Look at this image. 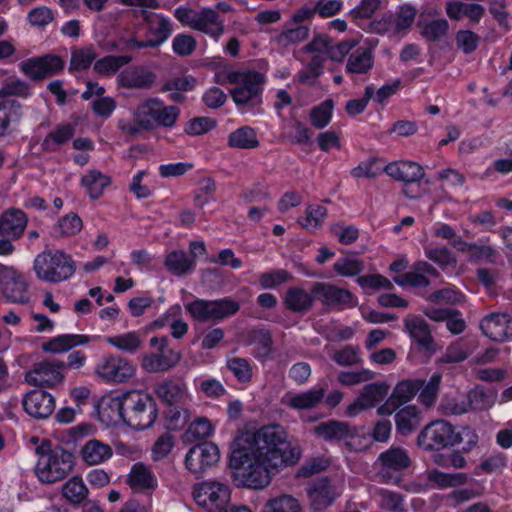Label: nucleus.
I'll use <instances>...</instances> for the list:
<instances>
[{"instance_id":"f257e3e1","label":"nucleus","mask_w":512,"mask_h":512,"mask_svg":"<svg viewBox=\"0 0 512 512\" xmlns=\"http://www.w3.org/2000/svg\"><path fill=\"white\" fill-rule=\"evenodd\" d=\"M301 455L300 445L288 439L285 428L272 424L255 433H240L232 443L230 464L242 470L244 486L262 489L270 484L272 474L295 466Z\"/></svg>"},{"instance_id":"f03ea898","label":"nucleus","mask_w":512,"mask_h":512,"mask_svg":"<svg viewBox=\"0 0 512 512\" xmlns=\"http://www.w3.org/2000/svg\"><path fill=\"white\" fill-rule=\"evenodd\" d=\"M39 459L35 466V475L43 484H54L64 480L74 469L75 457L72 452L60 445L51 446L43 441L35 449Z\"/></svg>"},{"instance_id":"7ed1b4c3","label":"nucleus","mask_w":512,"mask_h":512,"mask_svg":"<svg viewBox=\"0 0 512 512\" xmlns=\"http://www.w3.org/2000/svg\"><path fill=\"white\" fill-rule=\"evenodd\" d=\"M217 82L222 85L225 83L234 85V88L230 90V94L238 106H256L261 103V93L265 78L259 72L251 70H225L217 74Z\"/></svg>"},{"instance_id":"20e7f679","label":"nucleus","mask_w":512,"mask_h":512,"mask_svg":"<svg viewBox=\"0 0 512 512\" xmlns=\"http://www.w3.org/2000/svg\"><path fill=\"white\" fill-rule=\"evenodd\" d=\"M33 270L39 280L59 283L73 276L76 263L71 255L62 250H46L35 257Z\"/></svg>"},{"instance_id":"39448f33","label":"nucleus","mask_w":512,"mask_h":512,"mask_svg":"<svg viewBox=\"0 0 512 512\" xmlns=\"http://www.w3.org/2000/svg\"><path fill=\"white\" fill-rule=\"evenodd\" d=\"M124 423L136 430L152 426L157 418V406L152 396L140 391L126 392Z\"/></svg>"},{"instance_id":"423d86ee","label":"nucleus","mask_w":512,"mask_h":512,"mask_svg":"<svg viewBox=\"0 0 512 512\" xmlns=\"http://www.w3.org/2000/svg\"><path fill=\"white\" fill-rule=\"evenodd\" d=\"M179 113L178 107L165 106L158 98H150L137 106L134 117L143 128L152 130L157 126H174Z\"/></svg>"},{"instance_id":"0eeeda50","label":"nucleus","mask_w":512,"mask_h":512,"mask_svg":"<svg viewBox=\"0 0 512 512\" xmlns=\"http://www.w3.org/2000/svg\"><path fill=\"white\" fill-rule=\"evenodd\" d=\"M411 464V459L405 449L391 447L382 452L374 466L377 469V478L385 484H398L402 472Z\"/></svg>"},{"instance_id":"6e6552de","label":"nucleus","mask_w":512,"mask_h":512,"mask_svg":"<svg viewBox=\"0 0 512 512\" xmlns=\"http://www.w3.org/2000/svg\"><path fill=\"white\" fill-rule=\"evenodd\" d=\"M461 442L459 433L445 420H436L424 427L417 438V443L424 450H440Z\"/></svg>"},{"instance_id":"1a4fd4ad","label":"nucleus","mask_w":512,"mask_h":512,"mask_svg":"<svg viewBox=\"0 0 512 512\" xmlns=\"http://www.w3.org/2000/svg\"><path fill=\"white\" fill-rule=\"evenodd\" d=\"M240 305L229 298L218 300L197 299L186 305V310L200 322L221 321L238 312Z\"/></svg>"},{"instance_id":"9d476101","label":"nucleus","mask_w":512,"mask_h":512,"mask_svg":"<svg viewBox=\"0 0 512 512\" xmlns=\"http://www.w3.org/2000/svg\"><path fill=\"white\" fill-rule=\"evenodd\" d=\"M193 497L208 512H219L230 502L231 490L225 483L205 481L194 488Z\"/></svg>"},{"instance_id":"9b49d317","label":"nucleus","mask_w":512,"mask_h":512,"mask_svg":"<svg viewBox=\"0 0 512 512\" xmlns=\"http://www.w3.org/2000/svg\"><path fill=\"white\" fill-rule=\"evenodd\" d=\"M312 293L323 305L334 310H343L357 306V297L352 292L331 283H313Z\"/></svg>"},{"instance_id":"f8f14e48","label":"nucleus","mask_w":512,"mask_h":512,"mask_svg":"<svg viewBox=\"0 0 512 512\" xmlns=\"http://www.w3.org/2000/svg\"><path fill=\"white\" fill-rule=\"evenodd\" d=\"M95 373L103 382L124 383L134 376L135 367L126 358L110 355L97 363Z\"/></svg>"},{"instance_id":"ddd939ff","label":"nucleus","mask_w":512,"mask_h":512,"mask_svg":"<svg viewBox=\"0 0 512 512\" xmlns=\"http://www.w3.org/2000/svg\"><path fill=\"white\" fill-rule=\"evenodd\" d=\"M65 362L58 359H46L34 364L25 375L27 383L35 386L53 387L64 380Z\"/></svg>"},{"instance_id":"4468645a","label":"nucleus","mask_w":512,"mask_h":512,"mask_svg":"<svg viewBox=\"0 0 512 512\" xmlns=\"http://www.w3.org/2000/svg\"><path fill=\"white\" fill-rule=\"evenodd\" d=\"M64 64L63 59L58 55L46 54L26 59L19 66L21 71L31 80H41L62 71Z\"/></svg>"},{"instance_id":"2eb2a0df","label":"nucleus","mask_w":512,"mask_h":512,"mask_svg":"<svg viewBox=\"0 0 512 512\" xmlns=\"http://www.w3.org/2000/svg\"><path fill=\"white\" fill-rule=\"evenodd\" d=\"M135 16L141 17L147 26L145 38L149 48H156L164 43L172 34L170 20L163 15L150 12L146 9L134 11Z\"/></svg>"},{"instance_id":"dca6fc26","label":"nucleus","mask_w":512,"mask_h":512,"mask_svg":"<svg viewBox=\"0 0 512 512\" xmlns=\"http://www.w3.org/2000/svg\"><path fill=\"white\" fill-rule=\"evenodd\" d=\"M0 288L10 302L26 304L30 300L28 283L24 275L14 268H5L0 274Z\"/></svg>"},{"instance_id":"f3484780","label":"nucleus","mask_w":512,"mask_h":512,"mask_svg":"<svg viewBox=\"0 0 512 512\" xmlns=\"http://www.w3.org/2000/svg\"><path fill=\"white\" fill-rule=\"evenodd\" d=\"M220 453L218 447L212 442H203L189 449L185 457L186 467L196 475L218 462Z\"/></svg>"},{"instance_id":"a211bd4d","label":"nucleus","mask_w":512,"mask_h":512,"mask_svg":"<svg viewBox=\"0 0 512 512\" xmlns=\"http://www.w3.org/2000/svg\"><path fill=\"white\" fill-rule=\"evenodd\" d=\"M389 385L385 382H374L365 385L359 396L347 406L346 415L354 417L366 409L375 407L388 394Z\"/></svg>"},{"instance_id":"6ab92c4d","label":"nucleus","mask_w":512,"mask_h":512,"mask_svg":"<svg viewBox=\"0 0 512 512\" xmlns=\"http://www.w3.org/2000/svg\"><path fill=\"white\" fill-rule=\"evenodd\" d=\"M314 434L326 442H340L345 441L347 446L350 445V440L357 434L355 427L349 423L338 420H328L320 422L313 429Z\"/></svg>"},{"instance_id":"aec40b11","label":"nucleus","mask_w":512,"mask_h":512,"mask_svg":"<svg viewBox=\"0 0 512 512\" xmlns=\"http://www.w3.org/2000/svg\"><path fill=\"white\" fill-rule=\"evenodd\" d=\"M480 329L493 341L510 340L512 339V317L505 313H492L481 320Z\"/></svg>"},{"instance_id":"412c9836","label":"nucleus","mask_w":512,"mask_h":512,"mask_svg":"<svg viewBox=\"0 0 512 512\" xmlns=\"http://www.w3.org/2000/svg\"><path fill=\"white\" fill-rule=\"evenodd\" d=\"M22 405L30 416L45 419L54 412L55 399L50 393L36 389L31 390L24 396Z\"/></svg>"},{"instance_id":"4be33fe9","label":"nucleus","mask_w":512,"mask_h":512,"mask_svg":"<svg viewBox=\"0 0 512 512\" xmlns=\"http://www.w3.org/2000/svg\"><path fill=\"white\" fill-rule=\"evenodd\" d=\"M180 354L167 349V338H161V347L157 353H150L143 358V368L150 373L167 371L180 361Z\"/></svg>"},{"instance_id":"5701e85b","label":"nucleus","mask_w":512,"mask_h":512,"mask_svg":"<svg viewBox=\"0 0 512 512\" xmlns=\"http://www.w3.org/2000/svg\"><path fill=\"white\" fill-rule=\"evenodd\" d=\"M28 217L18 208H8L0 216V236L19 240L27 227Z\"/></svg>"},{"instance_id":"b1692460","label":"nucleus","mask_w":512,"mask_h":512,"mask_svg":"<svg viewBox=\"0 0 512 512\" xmlns=\"http://www.w3.org/2000/svg\"><path fill=\"white\" fill-rule=\"evenodd\" d=\"M316 297L304 288L293 286L289 287L284 295L283 304L285 307L298 314H305L313 308Z\"/></svg>"},{"instance_id":"393cba45","label":"nucleus","mask_w":512,"mask_h":512,"mask_svg":"<svg viewBox=\"0 0 512 512\" xmlns=\"http://www.w3.org/2000/svg\"><path fill=\"white\" fill-rule=\"evenodd\" d=\"M155 79V74L143 66H132L119 74V83L125 88L148 89Z\"/></svg>"},{"instance_id":"a878e982","label":"nucleus","mask_w":512,"mask_h":512,"mask_svg":"<svg viewBox=\"0 0 512 512\" xmlns=\"http://www.w3.org/2000/svg\"><path fill=\"white\" fill-rule=\"evenodd\" d=\"M246 344L252 346L251 354L261 361H265L273 351L272 334L267 329L257 328L248 331Z\"/></svg>"},{"instance_id":"bb28decb","label":"nucleus","mask_w":512,"mask_h":512,"mask_svg":"<svg viewBox=\"0 0 512 512\" xmlns=\"http://www.w3.org/2000/svg\"><path fill=\"white\" fill-rule=\"evenodd\" d=\"M374 66V55L368 47H358L353 50L347 59L345 71L351 76L366 75Z\"/></svg>"},{"instance_id":"cd10ccee","label":"nucleus","mask_w":512,"mask_h":512,"mask_svg":"<svg viewBox=\"0 0 512 512\" xmlns=\"http://www.w3.org/2000/svg\"><path fill=\"white\" fill-rule=\"evenodd\" d=\"M404 326L410 337L423 349L431 350L434 340L429 325L424 319L415 315H408L404 319Z\"/></svg>"},{"instance_id":"c85d7f7f","label":"nucleus","mask_w":512,"mask_h":512,"mask_svg":"<svg viewBox=\"0 0 512 512\" xmlns=\"http://www.w3.org/2000/svg\"><path fill=\"white\" fill-rule=\"evenodd\" d=\"M127 482L135 492H151L157 487L154 473L143 463H136L132 466Z\"/></svg>"},{"instance_id":"c756f323","label":"nucleus","mask_w":512,"mask_h":512,"mask_svg":"<svg viewBox=\"0 0 512 512\" xmlns=\"http://www.w3.org/2000/svg\"><path fill=\"white\" fill-rule=\"evenodd\" d=\"M384 171L390 177L405 183L418 182L424 176L422 166L411 161L390 163L385 166Z\"/></svg>"},{"instance_id":"7c9ffc66","label":"nucleus","mask_w":512,"mask_h":512,"mask_svg":"<svg viewBox=\"0 0 512 512\" xmlns=\"http://www.w3.org/2000/svg\"><path fill=\"white\" fill-rule=\"evenodd\" d=\"M90 342V337L82 334H62L49 339L41 345L44 352L60 354L70 349L86 345Z\"/></svg>"},{"instance_id":"2f4dec72","label":"nucleus","mask_w":512,"mask_h":512,"mask_svg":"<svg viewBox=\"0 0 512 512\" xmlns=\"http://www.w3.org/2000/svg\"><path fill=\"white\" fill-rule=\"evenodd\" d=\"M80 455L84 463L95 466L109 460L113 455V449L98 439H90L82 446Z\"/></svg>"},{"instance_id":"473e14b6","label":"nucleus","mask_w":512,"mask_h":512,"mask_svg":"<svg viewBox=\"0 0 512 512\" xmlns=\"http://www.w3.org/2000/svg\"><path fill=\"white\" fill-rule=\"evenodd\" d=\"M194 29L217 40L224 33V21L215 10L204 8L198 11Z\"/></svg>"},{"instance_id":"72a5a7b5","label":"nucleus","mask_w":512,"mask_h":512,"mask_svg":"<svg viewBox=\"0 0 512 512\" xmlns=\"http://www.w3.org/2000/svg\"><path fill=\"white\" fill-rule=\"evenodd\" d=\"M325 397V389L314 388L301 393L288 394L284 403L292 409L309 410L316 408Z\"/></svg>"},{"instance_id":"f704fd0d","label":"nucleus","mask_w":512,"mask_h":512,"mask_svg":"<svg viewBox=\"0 0 512 512\" xmlns=\"http://www.w3.org/2000/svg\"><path fill=\"white\" fill-rule=\"evenodd\" d=\"M446 14L452 20H460L467 17L472 23H478L485 13L482 5L451 1L446 4Z\"/></svg>"},{"instance_id":"c9c22d12","label":"nucleus","mask_w":512,"mask_h":512,"mask_svg":"<svg viewBox=\"0 0 512 512\" xmlns=\"http://www.w3.org/2000/svg\"><path fill=\"white\" fill-rule=\"evenodd\" d=\"M164 266L175 276H184L195 270L196 261L184 250H173L165 256Z\"/></svg>"},{"instance_id":"e433bc0d","label":"nucleus","mask_w":512,"mask_h":512,"mask_svg":"<svg viewBox=\"0 0 512 512\" xmlns=\"http://www.w3.org/2000/svg\"><path fill=\"white\" fill-rule=\"evenodd\" d=\"M308 497L310 499L311 509L314 512H319L325 510L332 504L336 498V493L332 485L326 481H321L308 491Z\"/></svg>"},{"instance_id":"4c0bfd02","label":"nucleus","mask_w":512,"mask_h":512,"mask_svg":"<svg viewBox=\"0 0 512 512\" xmlns=\"http://www.w3.org/2000/svg\"><path fill=\"white\" fill-rule=\"evenodd\" d=\"M75 134V126L71 123H62L57 125L41 143V147L46 152H54L60 146L70 141Z\"/></svg>"},{"instance_id":"58836bf2","label":"nucleus","mask_w":512,"mask_h":512,"mask_svg":"<svg viewBox=\"0 0 512 512\" xmlns=\"http://www.w3.org/2000/svg\"><path fill=\"white\" fill-rule=\"evenodd\" d=\"M186 393V383L182 379H168L156 388L157 396L169 405L181 402Z\"/></svg>"},{"instance_id":"ea45409f","label":"nucleus","mask_w":512,"mask_h":512,"mask_svg":"<svg viewBox=\"0 0 512 512\" xmlns=\"http://www.w3.org/2000/svg\"><path fill=\"white\" fill-rule=\"evenodd\" d=\"M497 400V391L493 388L476 386L467 395L469 410L484 411L490 409Z\"/></svg>"},{"instance_id":"a19ab883","label":"nucleus","mask_w":512,"mask_h":512,"mask_svg":"<svg viewBox=\"0 0 512 512\" xmlns=\"http://www.w3.org/2000/svg\"><path fill=\"white\" fill-rule=\"evenodd\" d=\"M83 227L81 218L76 213L61 217L52 227L51 236L55 239L69 238L77 235Z\"/></svg>"},{"instance_id":"79ce46f5","label":"nucleus","mask_w":512,"mask_h":512,"mask_svg":"<svg viewBox=\"0 0 512 512\" xmlns=\"http://www.w3.org/2000/svg\"><path fill=\"white\" fill-rule=\"evenodd\" d=\"M61 495L70 504L77 506L87 499L89 490L82 477L73 476L62 485Z\"/></svg>"},{"instance_id":"37998d69","label":"nucleus","mask_w":512,"mask_h":512,"mask_svg":"<svg viewBox=\"0 0 512 512\" xmlns=\"http://www.w3.org/2000/svg\"><path fill=\"white\" fill-rule=\"evenodd\" d=\"M110 184V176L96 169L87 171L81 178V185L87 190L92 199H98Z\"/></svg>"},{"instance_id":"c03bdc74","label":"nucleus","mask_w":512,"mask_h":512,"mask_svg":"<svg viewBox=\"0 0 512 512\" xmlns=\"http://www.w3.org/2000/svg\"><path fill=\"white\" fill-rule=\"evenodd\" d=\"M22 116L21 104L13 99H6L0 102V137L5 136L10 125L18 123Z\"/></svg>"},{"instance_id":"a18cd8bd","label":"nucleus","mask_w":512,"mask_h":512,"mask_svg":"<svg viewBox=\"0 0 512 512\" xmlns=\"http://www.w3.org/2000/svg\"><path fill=\"white\" fill-rule=\"evenodd\" d=\"M262 512H303V507L298 498L283 493L270 498L263 506Z\"/></svg>"},{"instance_id":"49530a36","label":"nucleus","mask_w":512,"mask_h":512,"mask_svg":"<svg viewBox=\"0 0 512 512\" xmlns=\"http://www.w3.org/2000/svg\"><path fill=\"white\" fill-rule=\"evenodd\" d=\"M475 349L476 343L473 341H456L446 348L439 361L445 364L459 363L467 359Z\"/></svg>"},{"instance_id":"de8ad7c7","label":"nucleus","mask_w":512,"mask_h":512,"mask_svg":"<svg viewBox=\"0 0 512 512\" xmlns=\"http://www.w3.org/2000/svg\"><path fill=\"white\" fill-rule=\"evenodd\" d=\"M309 36V27L306 25H298L296 27H287L279 34L272 38V42L280 48H287L297 45L307 39Z\"/></svg>"},{"instance_id":"09e8293b","label":"nucleus","mask_w":512,"mask_h":512,"mask_svg":"<svg viewBox=\"0 0 512 512\" xmlns=\"http://www.w3.org/2000/svg\"><path fill=\"white\" fill-rule=\"evenodd\" d=\"M124 405H126V393L107 397L102 401V416L107 417L114 424L124 423Z\"/></svg>"},{"instance_id":"8fccbe9b","label":"nucleus","mask_w":512,"mask_h":512,"mask_svg":"<svg viewBox=\"0 0 512 512\" xmlns=\"http://www.w3.org/2000/svg\"><path fill=\"white\" fill-rule=\"evenodd\" d=\"M228 145L237 149H253L259 146L256 131L248 126L240 127L228 136Z\"/></svg>"},{"instance_id":"3c124183","label":"nucleus","mask_w":512,"mask_h":512,"mask_svg":"<svg viewBox=\"0 0 512 512\" xmlns=\"http://www.w3.org/2000/svg\"><path fill=\"white\" fill-rule=\"evenodd\" d=\"M397 430L402 435H408L417 428L420 423L418 410L415 406H406L395 415Z\"/></svg>"},{"instance_id":"603ef678","label":"nucleus","mask_w":512,"mask_h":512,"mask_svg":"<svg viewBox=\"0 0 512 512\" xmlns=\"http://www.w3.org/2000/svg\"><path fill=\"white\" fill-rule=\"evenodd\" d=\"M364 262L355 254H348L339 258L333 265L334 271L343 277L358 276L364 271Z\"/></svg>"},{"instance_id":"864d4df0","label":"nucleus","mask_w":512,"mask_h":512,"mask_svg":"<svg viewBox=\"0 0 512 512\" xmlns=\"http://www.w3.org/2000/svg\"><path fill=\"white\" fill-rule=\"evenodd\" d=\"M131 60V57L128 55L106 56L95 62L94 70L100 75L110 76L115 74L121 67L128 64Z\"/></svg>"},{"instance_id":"5fc2aeb1","label":"nucleus","mask_w":512,"mask_h":512,"mask_svg":"<svg viewBox=\"0 0 512 512\" xmlns=\"http://www.w3.org/2000/svg\"><path fill=\"white\" fill-rule=\"evenodd\" d=\"M106 342L115 348L126 353H135L142 345V340L138 333L128 332L121 335L111 336Z\"/></svg>"},{"instance_id":"6e6d98bb","label":"nucleus","mask_w":512,"mask_h":512,"mask_svg":"<svg viewBox=\"0 0 512 512\" xmlns=\"http://www.w3.org/2000/svg\"><path fill=\"white\" fill-rule=\"evenodd\" d=\"M427 478L430 482L437 485L438 488H448L463 485L467 482V475L464 473H444L439 470L428 472Z\"/></svg>"},{"instance_id":"4d7b16f0","label":"nucleus","mask_w":512,"mask_h":512,"mask_svg":"<svg viewBox=\"0 0 512 512\" xmlns=\"http://www.w3.org/2000/svg\"><path fill=\"white\" fill-rule=\"evenodd\" d=\"M420 379L400 381L394 388L392 396L396 398L401 405L409 402L424 385Z\"/></svg>"},{"instance_id":"13d9d810","label":"nucleus","mask_w":512,"mask_h":512,"mask_svg":"<svg viewBox=\"0 0 512 512\" xmlns=\"http://www.w3.org/2000/svg\"><path fill=\"white\" fill-rule=\"evenodd\" d=\"M226 367L239 382L248 383L251 381L253 369L246 358L229 357L226 360Z\"/></svg>"},{"instance_id":"bf43d9fd","label":"nucleus","mask_w":512,"mask_h":512,"mask_svg":"<svg viewBox=\"0 0 512 512\" xmlns=\"http://www.w3.org/2000/svg\"><path fill=\"white\" fill-rule=\"evenodd\" d=\"M416 16V9L408 4L401 6L395 17L392 16L393 33H407L411 28Z\"/></svg>"},{"instance_id":"052dcab7","label":"nucleus","mask_w":512,"mask_h":512,"mask_svg":"<svg viewBox=\"0 0 512 512\" xmlns=\"http://www.w3.org/2000/svg\"><path fill=\"white\" fill-rule=\"evenodd\" d=\"M334 103L332 99H326L318 106L314 107L310 113L312 125L317 129L326 127L332 117Z\"/></svg>"},{"instance_id":"680f3d73","label":"nucleus","mask_w":512,"mask_h":512,"mask_svg":"<svg viewBox=\"0 0 512 512\" xmlns=\"http://www.w3.org/2000/svg\"><path fill=\"white\" fill-rule=\"evenodd\" d=\"M97 53L91 46L76 48L71 53L70 70H84L90 67Z\"/></svg>"},{"instance_id":"e2e57ef3","label":"nucleus","mask_w":512,"mask_h":512,"mask_svg":"<svg viewBox=\"0 0 512 512\" xmlns=\"http://www.w3.org/2000/svg\"><path fill=\"white\" fill-rule=\"evenodd\" d=\"M327 216V209L321 205H309L305 217L299 220L303 228L314 231L318 229Z\"/></svg>"},{"instance_id":"0e129e2a","label":"nucleus","mask_w":512,"mask_h":512,"mask_svg":"<svg viewBox=\"0 0 512 512\" xmlns=\"http://www.w3.org/2000/svg\"><path fill=\"white\" fill-rule=\"evenodd\" d=\"M379 496V507L389 512H405L403 498L401 494L387 489H380L377 492Z\"/></svg>"},{"instance_id":"69168bd1","label":"nucleus","mask_w":512,"mask_h":512,"mask_svg":"<svg viewBox=\"0 0 512 512\" xmlns=\"http://www.w3.org/2000/svg\"><path fill=\"white\" fill-rule=\"evenodd\" d=\"M375 375V372L362 368L356 371H341L337 380L343 386H355L374 379Z\"/></svg>"},{"instance_id":"338daca9","label":"nucleus","mask_w":512,"mask_h":512,"mask_svg":"<svg viewBox=\"0 0 512 512\" xmlns=\"http://www.w3.org/2000/svg\"><path fill=\"white\" fill-rule=\"evenodd\" d=\"M449 29L446 19H436L421 25V35L431 42H436L443 38Z\"/></svg>"},{"instance_id":"774afa93","label":"nucleus","mask_w":512,"mask_h":512,"mask_svg":"<svg viewBox=\"0 0 512 512\" xmlns=\"http://www.w3.org/2000/svg\"><path fill=\"white\" fill-rule=\"evenodd\" d=\"M323 62L324 59L320 55H315L312 57L309 62L307 68L298 73V80L303 84L314 85L317 78L323 72Z\"/></svg>"}]
</instances>
